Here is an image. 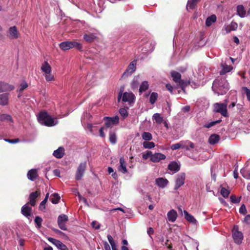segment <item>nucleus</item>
<instances>
[{
    "mask_svg": "<svg viewBox=\"0 0 250 250\" xmlns=\"http://www.w3.org/2000/svg\"><path fill=\"white\" fill-rule=\"evenodd\" d=\"M39 122L47 126H52L57 124L55 123L54 118L50 116L46 111H42L38 116Z\"/></svg>",
    "mask_w": 250,
    "mask_h": 250,
    "instance_id": "nucleus-1",
    "label": "nucleus"
},
{
    "mask_svg": "<svg viewBox=\"0 0 250 250\" xmlns=\"http://www.w3.org/2000/svg\"><path fill=\"white\" fill-rule=\"evenodd\" d=\"M212 89L214 91L216 90L218 94L222 95L225 94L228 90L224 79L215 80L213 83Z\"/></svg>",
    "mask_w": 250,
    "mask_h": 250,
    "instance_id": "nucleus-2",
    "label": "nucleus"
},
{
    "mask_svg": "<svg viewBox=\"0 0 250 250\" xmlns=\"http://www.w3.org/2000/svg\"><path fill=\"white\" fill-rule=\"evenodd\" d=\"M59 47L63 51L67 50L73 48H75L77 50L81 51L82 48V45L76 41H65L60 43Z\"/></svg>",
    "mask_w": 250,
    "mask_h": 250,
    "instance_id": "nucleus-3",
    "label": "nucleus"
},
{
    "mask_svg": "<svg viewBox=\"0 0 250 250\" xmlns=\"http://www.w3.org/2000/svg\"><path fill=\"white\" fill-rule=\"evenodd\" d=\"M121 98L122 99V101L123 102H127L128 104L132 105V104L135 102V96L132 92H125L122 95V91L120 90L118 96V102H120Z\"/></svg>",
    "mask_w": 250,
    "mask_h": 250,
    "instance_id": "nucleus-4",
    "label": "nucleus"
},
{
    "mask_svg": "<svg viewBox=\"0 0 250 250\" xmlns=\"http://www.w3.org/2000/svg\"><path fill=\"white\" fill-rule=\"evenodd\" d=\"M214 111L216 113H220L224 117H227L229 116L226 104L215 103L214 104Z\"/></svg>",
    "mask_w": 250,
    "mask_h": 250,
    "instance_id": "nucleus-5",
    "label": "nucleus"
},
{
    "mask_svg": "<svg viewBox=\"0 0 250 250\" xmlns=\"http://www.w3.org/2000/svg\"><path fill=\"white\" fill-rule=\"evenodd\" d=\"M232 237L235 243L241 244L243 239V233L238 230V226L235 225L232 230Z\"/></svg>",
    "mask_w": 250,
    "mask_h": 250,
    "instance_id": "nucleus-6",
    "label": "nucleus"
},
{
    "mask_svg": "<svg viewBox=\"0 0 250 250\" xmlns=\"http://www.w3.org/2000/svg\"><path fill=\"white\" fill-rule=\"evenodd\" d=\"M68 221V217L66 215L64 214L60 215L58 217L57 220L59 227L62 230H66L67 227L65 224Z\"/></svg>",
    "mask_w": 250,
    "mask_h": 250,
    "instance_id": "nucleus-7",
    "label": "nucleus"
},
{
    "mask_svg": "<svg viewBox=\"0 0 250 250\" xmlns=\"http://www.w3.org/2000/svg\"><path fill=\"white\" fill-rule=\"evenodd\" d=\"M185 179L186 174L185 173H181L177 175L175 180V185L174 188V190H177L180 187L184 185Z\"/></svg>",
    "mask_w": 250,
    "mask_h": 250,
    "instance_id": "nucleus-8",
    "label": "nucleus"
},
{
    "mask_svg": "<svg viewBox=\"0 0 250 250\" xmlns=\"http://www.w3.org/2000/svg\"><path fill=\"white\" fill-rule=\"evenodd\" d=\"M86 166V162L82 163L79 166L75 175V178L77 180H80L81 179L85 172Z\"/></svg>",
    "mask_w": 250,
    "mask_h": 250,
    "instance_id": "nucleus-9",
    "label": "nucleus"
},
{
    "mask_svg": "<svg viewBox=\"0 0 250 250\" xmlns=\"http://www.w3.org/2000/svg\"><path fill=\"white\" fill-rule=\"evenodd\" d=\"M40 190H37L31 192L29 196V201L27 203L32 207H34L36 204V199L40 195Z\"/></svg>",
    "mask_w": 250,
    "mask_h": 250,
    "instance_id": "nucleus-10",
    "label": "nucleus"
},
{
    "mask_svg": "<svg viewBox=\"0 0 250 250\" xmlns=\"http://www.w3.org/2000/svg\"><path fill=\"white\" fill-rule=\"evenodd\" d=\"M136 62L135 61L131 62L123 73V76L124 77H127L128 75H131L136 70Z\"/></svg>",
    "mask_w": 250,
    "mask_h": 250,
    "instance_id": "nucleus-11",
    "label": "nucleus"
},
{
    "mask_svg": "<svg viewBox=\"0 0 250 250\" xmlns=\"http://www.w3.org/2000/svg\"><path fill=\"white\" fill-rule=\"evenodd\" d=\"M47 239L50 242L55 245L58 249L61 250H68L67 247L60 241L51 237H48Z\"/></svg>",
    "mask_w": 250,
    "mask_h": 250,
    "instance_id": "nucleus-12",
    "label": "nucleus"
},
{
    "mask_svg": "<svg viewBox=\"0 0 250 250\" xmlns=\"http://www.w3.org/2000/svg\"><path fill=\"white\" fill-rule=\"evenodd\" d=\"M170 75L172 78V80L174 83H175L177 85L180 84L181 82H185L186 81L184 80H182L181 77L182 76L181 74L175 71H171L170 72Z\"/></svg>",
    "mask_w": 250,
    "mask_h": 250,
    "instance_id": "nucleus-13",
    "label": "nucleus"
},
{
    "mask_svg": "<svg viewBox=\"0 0 250 250\" xmlns=\"http://www.w3.org/2000/svg\"><path fill=\"white\" fill-rule=\"evenodd\" d=\"M32 212V208L29 207V205L26 203L23 205L21 208V214L27 218L31 216Z\"/></svg>",
    "mask_w": 250,
    "mask_h": 250,
    "instance_id": "nucleus-14",
    "label": "nucleus"
},
{
    "mask_svg": "<svg viewBox=\"0 0 250 250\" xmlns=\"http://www.w3.org/2000/svg\"><path fill=\"white\" fill-rule=\"evenodd\" d=\"M15 87L13 85L9 84L8 83L0 82V93L11 91L14 89Z\"/></svg>",
    "mask_w": 250,
    "mask_h": 250,
    "instance_id": "nucleus-15",
    "label": "nucleus"
},
{
    "mask_svg": "<svg viewBox=\"0 0 250 250\" xmlns=\"http://www.w3.org/2000/svg\"><path fill=\"white\" fill-rule=\"evenodd\" d=\"M166 156L161 153H155L151 156L150 161L153 163H158L161 160H165Z\"/></svg>",
    "mask_w": 250,
    "mask_h": 250,
    "instance_id": "nucleus-16",
    "label": "nucleus"
},
{
    "mask_svg": "<svg viewBox=\"0 0 250 250\" xmlns=\"http://www.w3.org/2000/svg\"><path fill=\"white\" fill-rule=\"evenodd\" d=\"M9 37L12 39H17L19 38V33L15 26L9 28Z\"/></svg>",
    "mask_w": 250,
    "mask_h": 250,
    "instance_id": "nucleus-17",
    "label": "nucleus"
},
{
    "mask_svg": "<svg viewBox=\"0 0 250 250\" xmlns=\"http://www.w3.org/2000/svg\"><path fill=\"white\" fill-rule=\"evenodd\" d=\"M27 176L28 179L33 181L38 176V171L36 169H32L29 170L27 174Z\"/></svg>",
    "mask_w": 250,
    "mask_h": 250,
    "instance_id": "nucleus-18",
    "label": "nucleus"
},
{
    "mask_svg": "<svg viewBox=\"0 0 250 250\" xmlns=\"http://www.w3.org/2000/svg\"><path fill=\"white\" fill-rule=\"evenodd\" d=\"M104 120L106 121L105 123V126L101 127L99 129L100 135L104 137L105 135L104 133V130H107L108 128L109 127V117H105L104 118Z\"/></svg>",
    "mask_w": 250,
    "mask_h": 250,
    "instance_id": "nucleus-19",
    "label": "nucleus"
},
{
    "mask_svg": "<svg viewBox=\"0 0 250 250\" xmlns=\"http://www.w3.org/2000/svg\"><path fill=\"white\" fill-rule=\"evenodd\" d=\"M168 169L170 171L176 172L180 170V166L176 162L173 161L170 162L168 165Z\"/></svg>",
    "mask_w": 250,
    "mask_h": 250,
    "instance_id": "nucleus-20",
    "label": "nucleus"
},
{
    "mask_svg": "<svg viewBox=\"0 0 250 250\" xmlns=\"http://www.w3.org/2000/svg\"><path fill=\"white\" fill-rule=\"evenodd\" d=\"M64 154V149L63 147H59L57 150H55L53 153V156L58 159L62 158Z\"/></svg>",
    "mask_w": 250,
    "mask_h": 250,
    "instance_id": "nucleus-21",
    "label": "nucleus"
},
{
    "mask_svg": "<svg viewBox=\"0 0 250 250\" xmlns=\"http://www.w3.org/2000/svg\"><path fill=\"white\" fill-rule=\"evenodd\" d=\"M9 102V94L4 93L0 94V105H6Z\"/></svg>",
    "mask_w": 250,
    "mask_h": 250,
    "instance_id": "nucleus-22",
    "label": "nucleus"
},
{
    "mask_svg": "<svg viewBox=\"0 0 250 250\" xmlns=\"http://www.w3.org/2000/svg\"><path fill=\"white\" fill-rule=\"evenodd\" d=\"M156 184L161 188H165L168 184V180L163 178H158L156 179Z\"/></svg>",
    "mask_w": 250,
    "mask_h": 250,
    "instance_id": "nucleus-23",
    "label": "nucleus"
},
{
    "mask_svg": "<svg viewBox=\"0 0 250 250\" xmlns=\"http://www.w3.org/2000/svg\"><path fill=\"white\" fill-rule=\"evenodd\" d=\"M167 215L168 221L171 222H174L177 218V214L175 210L171 209L168 212Z\"/></svg>",
    "mask_w": 250,
    "mask_h": 250,
    "instance_id": "nucleus-24",
    "label": "nucleus"
},
{
    "mask_svg": "<svg viewBox=\"0 0 250 250\" xmlns=\"http://www.w3.org/2000/svg\"><path fill=\"white\" fill-rule=\"evenodd\" d=\"M184 213L185 215V219L189 223H192L193 224H196L197 223V220L192 216L191 214H189L188 212L186 210H184Z\"/></svg>",
    "mask_w": 250,
    "mask_h": 250,
    "instance_id": "nucleus-25",
    "label": "nucleus"
},
{
    "mask_svg": "<svg viewBox=\"0 0 250 250\" xmlns=\"http://www.w3.org/2000/svg\"><path fill=\"white\" fill-rule=\"evenodd\" d=\"M97 39V36L93 33H89L83 36V39L87 42H92Z\"/></svg>",
    "mask_w": 250,
    "mask_h": 250,
    "instance_id": "nucleus-26",
    "label": "nucleus"
},
{
    "mask_svg": "<svg viewBox=\"0 0 250 250\" xmlns=\"http://www.w3.org/2000/svg\"><path fill=\"white\" fill-rule=\"evenodd\" d=\"M220 138V136L217 134H211L209 137L208 143L210 145H214L218 142Z\"/></svg>",
    "mask_w": 250,
    "mask_h": 250,
    "instance_id": "nucleus-27",
    "label": "nucleus"
},
{
    "mask_svg": "<svg viewBox=\"0 0 250 250\" xmlns=\"http://www.w3.org/2000/svg\"><path fill=\"white\" fill-rule=\"evenodd\" d=\"M200 1V0H188L187 4V9L188 8L190 9H194L196 7L197 4Z\"/></svg>",
    "mask_w": 250,
    "mask_h": 250,
    "instance_id": "nucleus-28",
    "label": "nucleus"
},
{
    "mask_svg": "<svg viewBox=\"0 0 250 250\" xmlns=\"http://www.w3.org/2000/svg\"><path fill=\"white\" fill-rule=\"evenodd\" d=\"M41 70L44 73V74H48L51 72V67L47 62H44L42 65Z\"/></svg>",
    "mask_w": 250,
    "mask_h": 250,
    "instance_id": "nucleus-29",
    "label": "nucleus"
},
{
    "mask_svg": "<svg viewBox=\"0 0 250 250\" xmlns=\"http://www.w3.org/2000/svg\"><path fill=\"white\" fill-rule=\"evenodd\" d=\"M120 166L118 168L119 171L122 172L123 173L127 172V169L126 167L125 162L124 158H121L120 159Z\"/></svg>",
    "mask_w": 250,
    "mask_h": 250,
    "instance_id": "nucleus-30",
    "label": "nucleus"
},
{
    "mask_svg": "<svg viewBox=\"0 0 250 250\" xmlns=\"http://www.w3.org/2000/svg\"><path fill=\"white\" fill-rule=\"evenodd\" d=\"M237 13L241 18H244L246 14V11L242 5H239L237 7Z\"/></svg>",
    "mask_w": 250,
    "mask_h": 250,
    "instance_id": "nucleus-31",
    "label": "nucleus"
},
{
    "mask_svg": "<svg viewBox=\"0 0 250 250\" xmlns=\"http://www.w3.org/2000/svg\"><path fill=\"white\" fill-rule=\"evenodd\" d=\"M216 21V16L215 15H212L207 19L206 21V25L207 26L209 27Z\"/></svg>",
    "mask_w": 250,
    "mask_h": 250,
    "instance_id": "nucleus-32",
    "label": "nucleus"
},
{
    "mask_svg": "<svg viewBox=\"0 0 250 250\" xmlns=\"http://www.w3.org/2000/svg\"><path fill=\"white\" fill-rule=\"evenodd\" d=\"M0 121H8L11 123L13 122V120L12 118V117L8 114H3L0 115Z\"/></svg>",
    "mask_w": 250,
    "mask_h": 250,
    "instance_id": "nucleus-33",
    "label": "nucleus"
},
{
    "mask_svg": "<svg viewBox=\"0 0 250 250\" xmlns=\"http://www.w3.org/2000/svg\"><path fill=\"white\" fill-rule=\"evenodd\" d=\"M238 27V24L235 22H231L229 27L226 29L227 33H229L231 31H235Z\"/></svg>",
    "mask_w": 250,
    "mask_h": 250,
    "instance_id": "nucleus-34",
    "label": "nucleus"
},
{
    "mask_svg": "<svg viewBox=\"0 0 250 250\" xmlns=\"http://www.w3.org/2000/svg\"><path fill=\"white\" fill-rule=\"evenodd\" d=\"M148 87L149 84L147 81H145L143 82L139 88V92L140 93V94H141L143 92H144L148 88Z\"/></svg>",
    "mask_w": 250,
    "mask_h": 250,
    "instance_id": "nucleus-35",
    "label": "nucleus"
},
{
    "mask_svg": "<svg viewBox=\"0 0 250 250\" xmlns=\"http://www.w3.org/2000/svg\"><path fill=\"white\" fill-rule=\"evenodd\" d=\"M153 120L158 124H160L163 122V118L161 116L159 113H155L152 117Z\"/></svg>",
    "mask_w": 250,
    "mask_h": 250,
    "instance_id": "nucleus-36",
    "label": "nucleus"
},
{
    "mask_svg": "<svg viewBox=\"0 0 250 250\" xmlns=\"http://www.w3.org/2000/svg\"><path fill=\"white\" fill-rule=\"evenodd\" d=\"M60 199V196L58 193H53L52 194V197L51 199V202L54 204H58L59 202Z\"/></svg>",
    "mask_w": 250,
    "mask_h": 250,
    "instance_id": "nucleus-37",
    "label": "nucleus"
},
{
    "mask_svg": "<svg viewBox=\"0 0 250 250\" xmlns=\"http://www.w3.org/2000/svg\"><path fill=\"white\" fill-rule=\"evenodd\" d=\"M230 192V190L227 189L225 188L222 187L221 188L220 193L225 198H227L229 197Z\"/></svg>",
    "mask_w": 250,
    "mask_h": 250,
    "instance_id": "nucleus-38",
    "label": "nucleus"
},
{
    "mask_svg": "<svg viewBox=\"0 0 250 250\" xmlns=\"http://www.w3.org/2000/svg\"><path fill=\"white\" fill-rule=\"evenodd\" d=\"M158 95L156 92H152L150 96L149 102L151 104H154L157 100Z\"/></svg>",
    "mask_w": 250,
    "mask_h": 250,
    "instance_id": "nucleus-39",
    "label": "nucleus"
},
{
    "mask_svg": "<svg viewBox=\"0 0 250 250\" xmlns=\"http://www.w3.org/2000/svg\"><path fill=\"white\" fill-rule=\"evenodd\" d=\"M180 84L178 85L183 90V91L185 93L186 92V87L190 84V82L189 80L186 81L185 82H181Z\"/></svg>",
    "mask_w": 250,
    "mask_h": 250,
    "instance_id": "nucleus-40",
    "label": "nucleus"
},
{
    "mask_svg": "<svg viewBox=\"0 0 250 250\" xmlns=\"http://www.w3.org/2000/svg\"><path fill=\"white\" fill-rule=\"evenodd\" d=\"M142 137L145 141H150L152 139V134L147 132H144L142 134Z\"/></svg>",
    "mask_w": 250,
    "mask_h": 250,
    "instance_id": "nucleus-41",
    "label": "nucleus"
},
{
    "mask_svg": "<svg viewBox=\"0 0 250 250\" xmlns=\"http://www.w3.org/2000/svg\"><path fill=\"white\" fill-rule=\"evenodd\" d=\"M143 146L145 148L151 149L155 146V144L153 142L145 141L143 143Z\"/></svg>",
    "mask_w": 250,
    "mask_h": 250,
    "instance_id": "nucleus-42",
    "label": "nucleus"
},
{
    "mask_svg": "<svg viewBox=\"0 0 250 250\" xmlns=\"http://www.w3.org/2000/svg\"><path fill=\"white\" fill-rule=\"evenodd\" d=\"M35 223L36 227L40 229L42 227V219L40 216H36L35 218Z\"/></svg>",
    "mask_w": 250,
    "mask_h": 250,
    "instance_id": "nucleus-43",
    "label": "nucleus"
},
{
    "mask_svg": "<svg viewBox=\"0 0 250 250\" xmlns=\"http://www.w3.org/2000/svg\"><path fill=\"white\" fill-rule=\"evenodd\" d=\"M45 80L47 82H52L55 81V78L53 75L51 74V72H49L48 74H44Z\"/></svg>",
    "mask_w": 250,
    "mask_h": 250,
    "instance_id": "nucleus-44",
    "label": "nucleus"
},
{
    "mask_svg": "<svg viewBox=\"0 0 250 250\" xmlns=\"http://www.w3.org/2000/svg\"><path fill=\"white\" fill-rule=\"evenodd\" d=\"M221 122H222V120L221 119L217 120L216 121L211 122L209 124L204 125V127L207 128H209L216 125L217 124L220 123Z\"/></svg>",
    "mask_w": 250,
    "mask_h": 250,
    "instance_id": "nucleus-45",
    "label": "nucleus"
},
{
    "mask_svg": "<svg viewBox=\"0 0 250 250\" xmlns=\"http://www.w3.org/2000/svg\"><path fill=\"white\" fill-rule=\"evenodd\" d=\"M232 67L231 66H229L226 65L223 66V72H221V74H225L226 73L230 72L232 69Z\"/></svg>",
    "mask_w": 250,
    "mask_h": 250,
    "instance_id": "nucleus-46",
    "label": "nucleus"
},
{
    "mask_svg": "<svg viewBox=\"0 0 250 250\" xmlns=\"http://www.w3.org/2000/svg\"><path fill=\"white\" fill-rule=\"evenodd\" d=\"M119 118L118 116L116 115L113 117H110V125L113 124L114 125H118L119 123Z\"/></svg>",
    "mask_w": 250,
    "mask_h": 250,
    "instance_id": "nucleus-47",
    "label": "nucleus"
},
{
    "mask_svg": "<svg viewBox=\"0 0 250 250\" xmlns=\"http://www.w3.org/2000/svg\"><path fill=\"white\" fill-rule=\"evenodd\" d=\"M119 113L124 118H126L128 116V112L125 108L120 109Z\"/></svg>",
    "mask_w": 250,
    "mask_h": 250,
    "instance_id": "nucleus-48",
    "label": "nucleus"
},
{
    "mask_svg": "<svg viewBox=\"0 0 250 250\" xmlns=\"http://www.w3.org/2000/svg\"><path fill=\"white\" fill-rule=\"evenodd\" d=\"M230 199L232 203L236 204L240 202L241 197H239L238 198H237L235 195H232L230 196Z\"/></svg>",
    "mask_w": 250,
    "mask_h": 250,
    "instance_id": "nucleus-49",
    "label": "nucleus"
},
{
    "mask_svg": "<svg viewBox=\"0 0 250 250\" xmlns=\"http://www.w3.org/2000/svg\"><path fill=\"white\" fill-rule=\"evenodd\" d=\"M183 142H180L179 143L173 144L171 146V148L172 150H176L182 147V144Z\"/></svg>",
    "mask_w": 250,
    "mask_h": 250,
    "instance_id": "nucleus-50",
    "label": "nucleus"
},
{
    "mask_svg": "<svg viewBox=\"0 0 250 250\" xmlns=\"http://www.w3.org/2000/svg\"><path fill=\"white\" fill-rule=\"evenodd\" d=\"M153 154L151 151H146V152L143 154V158L144 160H147L148 158H150Z\"/></svg>",
    "mask_w": 250,
    "mask_h": 250,
    "instance_id": "nucleus-51",
    "label": "nucleus"
},
{
    "mask_svg": "<svg viewBox=\"0 0 250 250\" xmlns=\"http://www.w3.org/2000/svg\"><path fill=\"white\" fill-rule=\"evenodd\" d=\"M242 89L246 94L248 100L250 101V89L246 87H243Z\"/></svg>",
    "mask_w": 250,
    "mask_h": 250,
    "instance_id": "nucleus-52",
    "label": "nucleus"
},
{
    "mask_svg": "<svg viewBox=\"0 0 250 250\" xmlns=\"http://www.w3.org/2000/svg\"><path fill=\"white\" fill-rule=\"evenodd\" d=\"M117 142V137L114 133L110 134V143L115 144Z\"/></svg>",
    "mask_w": 250,
    "mask_h": 250,
    "instance_id": "nucleus-53",
    "label": "nucleus"
},
{
    "mask_svg": "<svg viewBox=\"0 0 250 250\" xmlns=\"http://www.w3.org/2000/svg\"><path fill=\"white\" fill-rule=\"evenodd\" d=\"M239 212L241 214L245 215L247 213V209L246 206L244 204H243L239 208Z\"/></svg>",
    "mask_w": 250,
    "mask_h": 250,
    "instance_id": "nucleus-54",
    "label": "nucleus"
},
{
    "mask_svg": "<svg viewBox=\"0 0 250 250\" xmlns=\"http://www.w3.org/2000/svg\"><path fill=\"white\" fill-rule=\"evenodd\" d=\"M46 198L44 199L43 201L41 202L39 206V209L41 210H42L45 208V205L46 203Z\"/></svg>",
    "mask_w": 250,
    "mask_h": 250,
    "instance_id": "nucleus-55",
    "label": "nucleus"
},
{
    "mask_svg": "<svg viewBox=\"0 0 250 250\" xmlns=\"http://www.w3.org/2000/svg\"><path fill=\"white\" fill-rule=\"evenodd\" d=\"M28 87V84L26 82L22 83L20 85V88L19 90L20 92H21L23 90Z\"/></svg>",
    "mask_w": 250,
    "mask_h": 250,
    "instance_id": "nucleus-56",
    "label": "nucleus"
},
{
    "mask_svg": "<svg viewBox=\"0 0 250 250\" xmlns=\"http://www.w3.org/2000/svg\"><path fill=\"white\" fill-rule=\"evenodd\" d=\"M4 140L11 144H15L20 142V140L18 138L15 139H4Z\"/></svg>",
    "mask_w": 250,
    "mask_h": 250,
    "instance_id": "nucleus-57",
    "label": "nucleus"
},
{
    "mask_svg": "<svg viewBox=\"0 0 250 250\" xmlns=\"http://www.w3.org/2000/svg\"><path fill=\"white\" fill-rule=\"evenodd\" d=\"M110 245L112 250H118L116 244L114 243L113 238L110 236Z\"/></svg>",
    "mask_w": 250,
    "mask_h": 250,
    "instance_id": "nucleus-58",
    "label": "nucleus"
},
{
    "mask_svg": "<svg viewBox=\"0 0 250 250\" xmlns=\"http://www.w3.org/2000/svg\"><path fill=\"white\" fill-rule=\"evenodd\" d=\"M139 83L137 81H133L131 83V88L134 90L138 88Z\"/></svg>",
    "mask_w": 250,
    "mask_h": 250,
    "instance_id": "nucleus-59",
    "label": "nucleus"
},
{
    "mask_svg": "<svg viewBox=\"0 0 250 250\" xmlns=\"http://www.w3.org/2000/svg\"><path fill=\"white\" fill-rule=\"evenodd\" d=\"M166 87L167 89L168 90L171 94H173V87L170 84L167 83L166 85Z\"/></svg>",
    "mask_w": 250,
    "mask_h": 250,
    "instance_id": "nucleus-60",
    "label": "nucleus"
},
{
    "mask_svg": "<svg viewBox=\"0 0 250 250\" xmlns=\"http://www.w3.org/2000/svg\"><path fill=\"white\" fill-rule=\"evenodd\" d=\"M244 222L248 224H250V215H247L245 217Z\"/></svg>",
    "mask_w": 250,
    "mask_h": 250,
    "instance_id": "nucleus-61",
    "label": "nucleus"
},
{
    "mask_svg": "<svg viewBox=\"0 0 250 250\" xmlns=\"http://www.w3.org/2000/svg\"><path fill=\"white\" fill-rule=\"evenodd\" d=\"M91 225L93 227V228H95V229H98L100 228L99 225L97 224L96 222H92Z\"/></svg>",
    "mask_w": 250,
    "mask_h": 250,
    "instance_id": "nucleus-62",
    "label": "nucleus"
},
{
    "mask_svg": "<svg viewBox=\"0 0 250 250\" xmlns=\"http://www.w3.org/2000/svg\"><path fill=\"white\" fill-rule=\"evenodd\" d=\"M53 173L55 176L59 177H61L60 171L59 169H56L54 170Z\"/></svg>",
    "mask_w": 250,
    "mask_h": 250,
    "instance_id": "nucleus-63",
    "label": "nucleus"
},
{
    "mask_svg": "<svg viewBox=\"0 0 250 250\" xmlns=\"http://www.w3.org/2000/svg\"><path fill=\"white\" fill-rule=\"evenodd\" d=\"M52 230L55 232H56L57 234H63V233L61 231V230L57 229H55V228H53L52 229Z\"/></svg>",
    "mask_w": 250,
    "mask_h": 250,
    "instance_id": "nucleus-64",
    "label": "nucleus"
}]
</instances>
